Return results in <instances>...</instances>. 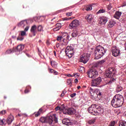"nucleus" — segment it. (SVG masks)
Listing matches in <instances>:
<instances>
[{
	"label": "nucleus",
	"mask_w": 126,
	"mask_h": 126,
	"mask_svg": "<svg viewBox=\"0 0 126 126\" xmlns=\"http://www.w3.org/2000/svg\"><path fill=\"white\" fill-rule=\"evenodd\" d=\"M64 40H68V34L67 33H64Z\"/></svg>",
	"instance_id": "nucleus-34"
},
{
	"label": "nucleus",
	"mask_w": 126,
	"mask_h": 126,
	"mask_svg": "<svg viewBox=\"0 0 126 126\" xmlns=\"http://www.w3.org/2000/svg\"><path fill=\"white\" fill-rule=\"evenodd\" d=\"M80 88H81V87H80V86H78L77 87V89H80Z\"/></svg>",
	"instance_id": "nucleus-60"
},
{
	"label": "nucleus",
	"mask_w": 126,
	"mask_h": 126,
	"mask_svg": "<svg viewBox=\"0 0 126 126\" xmlns=\"http://www.w3.org/2000/svg\"><path fill=\"white\" fill-rule=\"evenodd\" d=\"M29 30V27L27 26L26 27V28H25L24 31H25V32H26V31H27Z\"/></svg>",
	"instance_id": "nucleus-53"
},
{
	"label": "nucleus",
	"mask_w": 126,
	"mask_h": 126,
	"mask_svg": "<svg viewBox=\"0 0 126 126\" xmlns=\"http://www.w3.org/2000/svg\"><path fill=\"white\" fill-rule=\"evenodd\" d=\"M37 26L36 25H33L31 29V32L33 36H36L37 33Z\"/></svg>",
	"instance_id": "nucleus-15"
},
{
	"label": "nucleus",
	"mask_w": 126,
	"mask_h": 126,
	"mask_svg": "<svg viewBox=\"0 0 126 126\" xmlns=\"http://www.w3.org/2000/svg\"><path fill=\"white\" fill-rule=\"evenodd\" d=\"M66 16H71V15H72V12H67L66 13Z\"/></svg>",
	"instance_id": "nucleus-44"
},
{
	"label": "nucleus",
	"mask_w": 126,
	"mask_h": 126,
	"mask_svg": "<svg viewBox=\"0 0 126 126\" xmlns=\"http://www.w3.org/2000/svg\"><path fill=\"white\" fill-rule=\"evenodd\" d=\"M69 19H72V18L70 17V18H67V17H65L63 18V20H69Z\"/></svg>",
	"instance_id": "nucleus-50"
},
{
	"label": "nucleus",
	"mask_w": 126,
	"mask_h": 126,
	"mask_svg": "<svg viewBox=\"0 0 126 126\" xmlns=\"http://www.w3.org/2000/svg\"><path fill=\"white\" fill-rule=\"evenodd\" d=\"M101 21H102V22H103V23L104 24V23H106V22H107V20L105 19H102L101 20Z\"/></svg>",
	"instance_id": "nucleus-51"
},
{
	"label": "nucleus",
	"mask_w": 126,
	"mask_h": 126,
	"mask_svg": "<svg viewBox=\"0 0 126 126\" xmlns=\"http://www.w3.org/2000/svg\"><path fill=\"white\" fill-rule=\"evenodd\" d=\"M46 44H47V45H49V41H46Z\"/></svg>",
	"instance_id": "nucleus-64"
},
{
	"label": "nucleus",
	"mask_w": 126,
	"mask_h": 126,
	"mask_svg": "<svg viewBox=\"0 0 126 126\" xmlns=\"http://www.w3.org/2000/svg\"><path fill=\"white\" fill-rule=\"evenodd\" d=\"M51 64L52 67H54V68H57V67H58V64H57V62L55 61H51Z\"/></svg>",
	"instance_id": "nucleus-25"
},
{
	"label": "nucleus",
	"mask_w": 126,
	"mask_h": 126,
	"mask_svg": "<svg viewBox=\"0 0 126 126\" xmlns=\"http://www.w3.org/2000/svg\"><path fill=\"white\" fill-rule=\"evenodd\" d=\"M90 58V56H89V54H84L81 56V58L80 59V62L83 63L85 64L87 63V62L89 61Z\"/></svg>",
	"instance_id": "nucleus-9"
},
{
	"label": "nucleus",
	"mask_w": 126,
	"mask_h": 126,
	"mask_svg": "<svg viewBox=\"0 0 126 126\" xmlns=\"http://www.w3.org/2000/svg\"><path fill=\"white\" fill-rule=\"evenodd\" d=\"M96 114H98V115H102L104 113V109L100 106H96Z\"/></svg>",
	"instance_id": "nucleus-17"
},
{
	"label": "nucleus",
	"mask_w": 126,
	"mask_h": 126,
	"mask_svg": "<svg viewBox=\"0 0 126 126\" xmlns=\"http://www.w3.org/2000/svg\"><path fill=\"white\" fill-rule=\"evenodd\" d=\"M14 52H15V49L14 48L13 49H9L7 50L6 53L7 54H11V53H13Z\"/></svg>",
	"instance_id": "nucleus-31"
},
{
	"label": "nucleus",
	"mask_w": 126,
	"mask_h": 126,
	"mask_svg": "<svg viewBox=\"0 0 126 126\" xmlns=\"http://www.w3.org/2000/svg\"><path fill=\"white\" fill-rule=\"evenodd\" d=\"M53 53H54V56H55V57H56V56H57V53H56V51H54L53 52Z\"/></svg>",
	"instance_id": "nucleus-59"
},
{
	"label": "nucleus",
	"mask_w": 126,
	"mask_h": 126,
	"mask_svg": "<svg viewBox=\"0 0 126 126\" xmlns=\"http://www.w3.org/2000/svg\"><path fill=\"white\" fill-rule=\"evenodd\" d=\"M67 84L68 85H71V84H72V82L71 81V79H68L67 80Z\"/></svg>",
	"instance_id": "nucleus-37"
},
{
	"label": "nucleus",
	"mask_w": 126,
	"mask_h": 126,
	"mask_svg": "<svg viewBox=\"0 0 126 126\" xmlns=\"http://www.w3.org/2000/svg\"><path fill=\"white\" fill-rule=\"evenodd\" d=\"M57 115L53 114L51 116H47L46 117H41L39 119V122L41 123H48L49 125H52L53 124V122H55V123H58V118L56 117Z\"/></svg>",
	"instance_id": "nucleus-4"
},
{
	"label": "nucleus",
	"mask_w": 126,
	"mask_h": 126,
	"mask_svg": "<svg viewBox=\"0 0 126 126\" xmlns=\"http://www.w3.org/2000/svg\"><path fill=\"white\" fill-rule=\"evenodd\" d=\"M14 120V117H13V116H12V115L10 114L7 118L6 123V124H8V125H11V123L13 122Z\"/></svg>",
	"instance_id": "nucleus-14"
},
{
	"label": "nucleus",
	"mask_w": 126,
	"mask_h": 126,
	"mask_svg": "<svg viewBox=\"0 0 126 126\" xmlns=\"http://www.w3.org/2000/svg\"><path fill=\"white\" fill-rule=\"evenodd\" d=\"M123 90V87L120 85H118L116 88V92H121Z\"/></svg>",
	"instance_id": "nucleus-27"
},
{
	"label": "nucleus",
	"mask_w": 126,
	"mask_h": 126,
	"mask_svg": "<svg viewBox=\"0 0 126 126\" xmlns=\"http://www.w3.org/2000/svg\"><path fill=\"white\" fill-rule=\"evenodd\" d=\"M70 96L71 98H73L74 97H75V96H76V93L72 94L70 95Z\"/></svg>",
	"instance_id": "nucleus-46"
},
{
	"label": "nucleus",
	"mask_w": 126,
	"mask_h": 126,
	"mask_svg": "<svg viewBox=\"0 0 126 126\" xmlns=\"http://www.w3.org/2000/svg\"><path fill=\"white\" fill-rule=\"evenodd\" d=\"M107 49L101 45L97 46L94 51V60H99L106 54Z\"/></svg>",
	"instance_id": "nucleus-2"
},
{
	"label": "nucleus",
	"mask_w": 126,
	"mask_h": 126,
	"mask_svg": "<svg viewBox=\"0 0 126 126\" xmlns=\"http://www.w3.org/2000/svg\"><path fill=\"white\" fill-rule=\"evenodd\" d=\"M62 38H63V36H58L57 41H61Z\"/></svg>",
	"instance_id": "nucleus-48"
},
{
	"label": "nucleus",
	"mask_w": 126,
	"mask_h": 126,
	"mask_svg": "<svg viewBox=\"0 0 126 126\" xmlns=\"http://www.w3.org/2000/svg\"><path fill=\"white\" fill-rule=\"evenodd\" d=\"M40 115L43 113V108H40L38 111Z\"/></svg>",
	"instance_id": "nucleus-45"
},
{
	"label": "nucleus",
	"mask_w": 126,
	"mask_h": 126,
	"mask_svg": "<svg viewBox=\"0 0 126 126\" xmlns=\"http://www.w3.org/2000/svg\"><path fill=\"white\" fill-rule=\"evenodd\" d=\"M37 30L38 31H43V27H42L41 25L38 26Z\"/></svg>",
	"instance_id": "nucleus-38"
},
{
	"label": "nucleus",
	"mask_w": 126,
	"mask_h": 126,
	"mask_svg": "<svg viewBox=\"0 0 126 126\" xmlns=\"http://www.w3.org/2000/svg\"><path fill=\"white\" fill-rule=\"evenodd\" d=\"M74 82L75 83H77V82H78V80L77 79H75L74 80Z\"/></svg>",
	"instance_id": "nucleus-56"
},
{
	"label": "nucleus",
	"mask_w": 126,
	"mask_h": 126,
	"mask_svg": "<svg viewBox=\"0 0 126 126\" xmlns=\"http://www.w3.org/2000/svg\"><path fill=\"white\" fill-rule=\"evenodd\" d=\"M6 125V121L4 119H0V126H5Z\"/></svg>",
	"instance_id": "nucleus-24"
},
{
	"label": "nucleus",
	"mask_w": 126,
	"mask_h": 126,
	"mask_svg": "<svg viewBox=\"0 0 126 126\" xmlns=\"http://www.w3.org/2000/svg\"><path fill=\"white\" fill-rule=\"evenodd\" d=\"M80 25V22L77 20H74L69 26V28L70 29H72V28H75L77 27V26H79Z\"/></svg>",
	"instance_id": "nucleus-10"
},
{
	"label": "nucleus",
	"mask_w": 126,
	"mask_h": 126,
	"mask_svg": "<svg viewBox=\"0 0 126 126\" xmlns=\"http://www.w3.org/2000/svg\"><path fill=\"white\" fill-rule=\"evenodd\" d=\"M24 38L22 36V35H19L18 37L17 38V41L20 40V41H22Z\"/></svg>",
	"instance_id": "nucleus-35"
},
{
	"label": "nucleus",
	"mask_w": 126,
	"mask_h": 126,
	"mask_svg": "<svg viewBox=\"0 0 126 126\" xmlns=\"http://www.w3.org/2000/svg\"><path fill=\"white\" fill-rule=\"evenodd\" d=\"M34 115H35V117H39V116L40 115V113L39 112H37V113H34Z\"/></svg>",
	"instance_id": "nucleus-49"
},
{
	"label": "nucleus",
	"mask_w": 126,
	"mask_h": 126,
	"mask_svg": "<svg viewBox=\"0 0 126 126\" xmlns=\"http://www.w3.org/2000/svg\"><path fill=\"white\" fill-rule=\"evenodd\" d=\"M54 74H55V75H57V74H58V72L54 71V72H53Z\"/></svg>",
	"instance_id": "nucleus-57"
},
{
	"label": "nucleus",
	"mask_w": 126,
	"mask_h": 126,
	"mask_svg": "<svg viewBox=\"0 0 126 126\" xmlns=\"http://www.w3.org/2000/svg\"><path fill=\"white\" fill-rule=\"evenodd\" d=\"M27 25V21L24 20L21 21L20 23H19L17 25V26H19V27H24V26H26Z\"/></svg>",
	"instance_id": "nucleus-19"
},
{
	"label": "nucleus",
	"mask_w": 126,
	"mask_h": 126,
	"mask_svg": "<svg viewBox=\"0 0 126 126\" xmlns=\"http://www.w3.org/2000/svg\"><path fill=\"white\" fill-rule=\"evenodd\" d=\"M65 53L66 56L70 59L74 55V49L71 46H67L65 49Z\"/></svg>",
	"instance_id": "nucleus-5"
},
{
	"label": "nucleus",
	"mask_w": 126,
	"mask_h": 126,
	"mask_svg": "<svg viewBox=\"0 0 126 126\" xmlns=\"http://www.w3.org/2000/svg\"><path fill=\"white\" fill-rule=\"evenodd\" d=\"M116 72V69L114 67H109L105 72V77H108L110 78L109 81L108 82V84H112L113 82L116 81V79L114 78V74Z\"/></svg>",
	"instance_id": "nucleus-3"
},
{
	"label": "nucleus",
	"mask_w": 126,
	"mask_h": 126,
	"mask_svg": "<svg viewBox=\"0 0 126 126\" xmlns=\"http://www.w3.org/2000/svg\"><path fill=\"white\" fill-rule=\"evenodd\" d=\"M85 18L87 19L89 23H91V21H92V19H93V18H92V15H88L86 16Z\"/></svg>",
	"instance_id": "nucleus-20"
},
{
	"label": "nucleus",
	"mask_w": 126,
	"mask_h": 126,
	"mask_svg": "<svg viewBox=\"0 0 126 126\" xmlns=\"http://www.w3.org/2000/svg\"><path fill=\"white\" fill-rule=\"evenodd\" d=\"M88 110L89 113L93 114V115H94L95 116L96 115V114H96V105H92L91 106L88 108Z\"/></svg>",
	"instance_id": "nucleus-12"
},
{
	"label": "nucleus",
	"mask_w": 126,
	"mask_h": 126,
	"mask_svg": "<svg viewBox=\"0 0 126 126\" xmlns=\"http://www.w3.org/2000/svg\"><path fill=\"white\" fill-rule=\"evenodd\" d=\"M78 69L79 71L81 72V73L85 72V68L84 67H80Z\"/></svg>",
	"instance_id": "nucleus-29"
},
{
	"label": "nucleus",
	"mask_w": 126,
	"mask_h": 126,
	"mask_svg": "<svg viewBox=\"0 0 126 126\" xmlns=\"http://www.w3.org/2000/svg\"><path fill=\"white\" fill-rule=\"evenodd\" d=\"M94 92L96 93V95H97V96L99 97V96H101L102 94L101 93V92L100 91V90L99 89H95L94 90Z\"/></svg>",
	"instance_id": "nucleus-26"
},
{
	"label": "nucleus",
	"mask_w": 126,
	"mask_h": 126,
	"mask_svg": "<svg viewBox=\"0 0 126 126\" xmlns=\"http://www.w3.org/2000/svg\"><path fill=\"white\" fill-rule=\"evenodd\" d=\"M88 75L90 78L94 79L97 75H98V72L97 70L95 69H90V70L87 72Z\"/></svg>",
	"instance_id": "nucleus-6"
},
{
	"label": "nucleus",
	"mask_w": 126,
	"mask_h": 126,
	"mask_svg": "<svg viewBox=\"0 0 126 126\" xmlns=\"http://www.w3.org/2000/svg\"><path fill=\"white\" fill-rule=\"evenodd\" d=\"M26 55L29 57L30 58V55L28 54H26Z\"/></svg>",
	"instance_id": "nucleus-61"
},
{
	"label": "nucleus",
	"mask_w": 126,
	"mask_h": 126,
	"mask_svg": "<svg viewBox=\"0 0 126 126\" xmlns=\"http://www.w3.org/2000/svg\"><path fill=\"white\" fill-rule=\"evenodd\" d=\"M56 111H58V110H60L61 111V113H63V107H61L60 106H57L56 108H55Z\"/></svg>",
	"instance_id": "nucleus-28"
},
{
	"label": "nucleus",
	"mask_w": 126,
	"mask_h": 126,
	"mask_svg": "<svg viewBox=\"0 0 126 126\" xmlns=\"http://www.w3.org/2000/svg\"><path fill=\"white\" fill-rule=\"evenodd\" d=\"M24 45L23 44H20L17 46V47L15 49V52H20L22 51V50L24 49Z\"/></svg>",
	"instance_id": "nucleus-16"
},
{
	"label": "nucleus",
	"mask_w": 126,
	"mask_h": 126,
	"mask_svg": "<svg viewBox=\"0 0 126 126\" xmlns=\"http://www.w3.org/2000/svg\"><path fill=\"white\" fill-rule=\"evenodd\" d=\"M90 92L93 99H97L98 98V95L96 94L94 90L91 88H90Z\"/></svg>",
	"instance_id": "nucleus-13"
},
{
	"label": "nucleus",
	"mask_w": 126,
	"mask_h": 126,
	"mask_svg": "<svg viewBox=\"0 0 126 126\" xmlns=\"http://www.w3.org/2000/svg\"><path fill=\"white\" fill-rule=\"evenodd\" d=\"M6 113V110H2L0 112V115H5Z\"/></svg>",
	"instance_id": "nucleus-41"
},
{
	"label": "nucleus",
	"mask_w": 126,
	"mask_h": 126,
	"mask_svg": "<svg viewBox=\"0 0 126 126\" xmlns=\"http://www.w3.org/2000/svg\"><path fill=\"white\" fill-rule=\"evenodd\" d=\"M104 12H106V10L105 9H100L97 12V14L99 13H104Z\"/></svg>",
	"instance_id": "nucleus-36"
},
{
	"label": "nucleus",
	"mask_w": 126,
	"mask_h": 126,
	"mask_svg": "<svg viewBox=\"0 0 126 126\" xmlns=\"http://www.w3.org/2000/svg\"><path fill=\"white\" fill-rule=\"evenodd\" d=\"M124 104V97L120 94H116L111 100V105L113 108H120Z\"/></svg>",
	"instance_id": "nucleus-1"
},
{
	"label": "nucleus",
	"mask_w": 126,
	"mask_h": 126,
	"mask_svg": "<svg viewBox=\"0 0 126 126\" xmlns=\"http://www.w3.org/2000/svg\"><path fill=\"white\" fill-rule=\"evenodd\" d=\"M107 8L108 10H111V8H112V5H111L110 4L108 5L107 7Z\"/></svg>",
	"instance_id": "nucleus-47"
},
{
	"label": "nucleus",
	"mask_w": 126,
	"mask_h": 126,
	"mask_svg": "<svg viewBox=\"0 0 126 126\" xmlns=\"http://www.w3.org/2000/svg\"><path fill=\"white\" fill-rule=\"evenodd\" d=\"M25 94H27V93H29V90L26 89L25 90Z\"/></svg>",
	"instance_id": "nucleus-55"
},
{
	"label": "nucleus",
	"mask_w": 126,
	"mask_h": 126,
	"mask_svg": "<svg viewBox=\"0 0 126 126\" xmlns=\"http://www.w3.org/2000/svg\"><path fill=\"white\" fill-rule=\"evenodd\" d=\"M18 116H19V117H21L22 116V114H18Z\"/></svg>",
	"instance_id": "nucleus-63"
},
{
	"label": "nucleus",
	"mask_w": 126,
	"mask_h": 126,
	"mask_svg": "<svg viewBox=\"0 0 126 126\" xmlns=\"http://www.w3.org/2000/svg\"><path fill=\"white\" fill-rule=\"evenodd\" d=\"M101 82H102V79L100 77L93 79L92 81V86L94 87H99L100 84H101Z\"/></svg>",
	"instance_id": "nucleus-7"
},
{
	"label": "nucleus",
	"mask_w": 126,
	"mask_h": 126,
	"mask_svg": "<svg viewBox=\"0 0 126 126\" xmlns=\"http://www.w3.org/2000/svg\"><path fill=\"white\" fill-rule=\"evenodd\" d=\"M105 61L104 60H102L99 62H98V64H103V63H105Z\"/></svg>",
	"instance_id": "nucleus-43"
},
{
	"label": "nucleus",
	"mask_w": 126,
	"mask_h": 126,
	"mask_svg": "<svg viewBox=\"0 0 126 126\" xmlns=\"http://www.w3.org/2000/svg\"><path fill=\"white\" fill-rule=\"evenodd\" d=\"M126 4H123L122 5V7H124V6H126Z\"/></svg>",
	"instance_id": "nucleus-62"
},
{
	"label": "nucleus",
	"mask_w": 126,
	"mask_h": 126,
	"mask_svg": "<svg viewBox=\"0 0 126 126\" xmlns=\"http://www.w3.org/2000/svg\"><path fill=\"white\" fill-rule=\"evenodd\" d=\"M49 71L51 72V73H54V72L55 71L54 69H49Z\"/></svg>",
	"instance_id": "nucleus-52"
},
{
	"label": "nucleus",
	"mask_w": 126,
	"mask_h": 126,
	"mask_svg": "<svg viewBox=\"0 0 126 126\" xmlns=\"http://www.w3.org/2000/svg\"><path fill=\"white\" fill-rule=\"evenodd\" d=\"M121 15L122 12L116 11L113 16L114 18H116V19H120V18L121 17Z\"/></svg>",
	"instance_id": "nucleus-18"
},
{
	"label": "nucleus",
	"mask_w": 126,
	"mask_h": 126,
	"mask_svg": "<svg viewBox=\"0 0 126 126\" xmlns=\"http://www.w3.org/2000/svg\"><path fill=\"white\" fill-rule=\"evenodd\" d=\"M63 114L64 115H74L75 114V109L73 108H65L63 107Z\"/></svg>",
	"instance_id": "nucleus-8"
},
{
	"label": "nucleus",
	"mask_w": 126,
	"mask_h": 126,
	"mask_svg": "<svg viewBox=\"0 0 126 126\" xmlns=\"http://www.w3.org/2000/svg\"><path fill=\"white\" fill-rule=\"evenodd\" d=\"M119 126H126V122H121L119 124Z\"/></svg>",
	"instance_id": "nucleus-40"
},
{
	"label": "nucleus",
	"mask_w": 126,
	"mask_h": 126,
	"mask_svg": "<svg viewBox=\"0 0 126 126\" xmlns=\"http://www.w3.org/2000/svg\"><path fill=\"white\" fill-rule=\"evenodd\" d=\"M62 27V24H57L56 25V28L53 29V31H59L61 29Z\"/></svg>",
	"instance_id": "nucleus-22"
},
{
	"label": "nucleus",
	"mask_w": 126,
	"mask_h": 126,
	"mask_svg": "<svg viewBox=\"0 0 126 126\" xmlns=\"http://www.w3.org/2000/svg\"><path fill=\"white\" fill-rule=\"evenodd\" d=\"M67 76H68V77H71L73 76V75H71L70 74H68V75H67Z\"/></svg>",
	"instance_id": "nucleus-58"
},
{
	"label": "nucleus",
	"mask_w": 126,
	"mask_h": 126,
	"mask_svg": "<svg viewBox=\"0 0 126 126\" xmlns=\"http://www.w3.org/2000/svg\"><path fill=\"white\" fill-rule=\"evenodd\" d=\"M96 122V119L94 118L91 120H89L88 122V124H89V125H93V124Z\"/></svg>",
	"instance_id": "nucleus-30"
},
{
	"label": "nucleus",
	"mask_w": 126,
	"mask_h": 126,
	"mask_svg": "<svg viewBox=\"0 0 126 126\" xmlns=\"http://www.w3.org/2000/svg\"><path fill=\"white\" fill-rule=\"evenodd\" d=\"M26 35V32L24 31L21 32V36H25Z\"/></svg>",
	"instance_id": "nucleus-42"
},
{
	"label": "nucleus",
	"mask_w": 126,
	"mask_h": 126,
	"mask_svg": "<svg viewBox=\"0 0 126 126\" xmlns=\"http://www.w3.org/2000/svg\"><path fill=\"white\" fill-rule=\"evenodd\" d=\"M73 76H74L75 77H77L78 76V74L77 73H73Z\"/></svg>",
	"instance_id": "nucleus-54"
},
{
	"label": "nucleus",
	"mask_w": 126,
	"mask_h": 126,
	"mask_svg": "<svg viewBox=\"0 0 126 126\" xmlns=\"http://www.w3.org/2000/svg\"><path fill=\"white\" fill-rule=\"evenodd\" d=\"M115 24H116V21H114L113 20H111L109 23L108 26L110 27V28H112V27H113Z\"/></svg>",
	"instance_id": "nucleus-23"
},
{
	"label": "nucleus",
	"mask_w": 126,
	"mask_h": 126,
	"mask_svg": "<svg viewBox=\"0 0 126 126\" xmlns=\"http://www.w3.org/2000/svg\"><path fill=\"white\" fill-rule=\"evenodd\" d=\"M78 35V32L75 31L72 33V37H73L74 38L75 37H77Z\"/></svg>",
	"instance_id": "nucleus-32"
},
{
	"label": "nucleus",
	"mask_w": 126,
	"mask_h": 126,
	"mask_svg": "<svg viewBox=\"0 0 126 126\" xmlns=\"http://www.w3.org/2000/svg\"><path fill=\"white\" fill-rule=\"evenodd\" d=\"M111 50L112 56H113L114 57H118V56L120 55V53H121V51L117 49V47H113L111 48Z\"/></svg>",
	"instance_id": "nucleus-11"
},
{
	"label": "nucleus",
	"mask_w": 126,
	"mask_h": 126,
	"mask_svg": "<svg viewBox=\"0 0 126 126\" xmlns=\"http://www.w3.org/2000/svg\"><path fill=\"white\" fill-rule=\"evenodd\" d=\"M86 10H87V11H89V10H92V5H88L86 7Z\"/></svg>",
	"instance_id": "nucleus-33"
},
{
	"label": "nucleus",
	"mask_w": 126,
	"mask_h": 126,
	"mask_svg": "<svg viewBox=\"0 0 126 126\" xmlns=\"http://www.w3.org/2000/svg\"><path fill=\"white\" fill-rule=\"evenodd\" d=\"M116 125V122L115 121H112L110 123L108 126H115Z\"/></svg>",
	"instance_id": "nucleus-39"
},
{
	"label": "nucleus",
	"mask_w": 126,
	"mask_h": 126,
	"mask_svg": "<svg viewBox=\"0 0 126 126\" xmlns=\"http://www.w3.org/2000/svg\"><path fill=\"white\" fill-rule=\"evenodd\" d=\"M63 121V125H65V126H70L71 125V122H70V121L68 119H64Z\"/></svg>",
	"instance_id": "nucleus-21"
}]
</instances>
